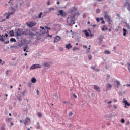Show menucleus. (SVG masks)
I'll list each match as a JSON object with an SVG mask.
<instances>
[{
	"instance_id": "26",
	"label": "nucleus",
	"mask_w": 130,
	"mask_h": 130,
	"mask_svg": "<svg viewBox=\"0 0 130 130\" xmlns=\"http://www.w3.org/2000/svg\"><path fill=\"white\" fill-rule=\"evenodd\" d=\"M36 79L35 78H32L31 79V82L32 83H36Z\"/></svg>"
},
{
	"instance_id": "57",
	"label": "nucleus",
	"mask_w": 130,
	"mask_h": 130,
	"mask_svg": "<svg viewBox=\"0 0 130 130\" xmlns=\"http://www.w3.org/2000/svg\"><path fill=\"white\" fill-rule=\"evenodd\" d=\"M111 102H112L111 101H109L108 102V104H110V103H111Z\"/></svg>"
},
{
	"instance_id": "20",
	"label": "nucleus",
	"mask_w": 130,
	"mask_h": 130,
	"mask_svg": "<svg viewBox=\"0 0 130 130\" xmlns=\"http://www.w3.org/2000/svg\"><path fill=\"white\" fill-rule=\"evenodd\" d=\"M3 37H5V36H4L3 35H0V41L2 42L5 41V39L3 38Z\"/></svg>"
},
{
	"instance_id": "23",
	"label": "nucleus",
	"mask_w": 130,
	"mask_h": 130,
	"mask_svg": "<svg viewBox=\"0 0 130 130\" xmlns=\"http://www.w3.org/2000/svg\"><path fill=\"white\" fill-rule=\"evenodd\" d=\"M123 35L124 36H126V32H127V30L125 29H123Z\"/></svg>"
},
{
	"instance_id": "32",
	"label": "nucleus",
	"mask_w": 130,
	"mask_h": 130,
	"mask_svg": "<svg viewBox=\"0 0 130 130\" xmlns=\"http://www.w3.org/2000/svg\"><path fill=\"white\" fill-rule=\"evenodd\" d=\"M117 83V87L118 88V87H119V86L120 85V83H119V82L117 81L116 82Z\"/></svg>"
},
{
	"instance_id": "58",
	"label": "nucleus",
	"mask_w": 130,
	"mask_h": 130,
	"mask_svg": "<svg viewBox=\"0 0 130 130\" xmlns=\"http://www.w3.org/2000/svg\"><path fill=\"white\" fill-rule=\"evenodd\" d=\"M40 28H41L42 29H45L44 27H42V26L40 27Z\"/></svg>"
},
{
	"instance_id": "5",
	"label": "nucleus",
	"mask_w": 130,
	"mask_h": 130,
	"mask_svg": "<svg viewBox=\"0 0 130 130\" xmlns=\"http://www.w3.org/2000/svg\"><path fill=\"white\" fill-rule=\"evenodd\" d=\"M59 14L60 16L65 17L67 15L66 12H64L63 10H59Z\"/></svg>"
},
{
	"instance_id": "47",
	"label": "nucleus",
	"mask_w": 130,
	"mask_h": 130,
	"mask_svg": "<svg viewBox=\"0 0 130 130\" xmlns=\"http://www.w3.org/2000/svg\"><path fill=\"white\" fill-rule=\"evenodd\" d=\"M8 35L7 34H5L4 37H8Z\"/></svg>"
},
{
	"instance_id": "36",
	"label": "nucleus",
	"mask_w": 130,
	"mask_h": 130,
	"mask_svg": "<svg viewBox=\"0 0 130 130\" xmlns=\"http://www.w3.org/2000/svg\"><path fill=\"white\" fill-rule=\"evenodd\" d=\"M69 116H72L73 115V113L72 112H71L69 113Z\"/></svg>"
},
{
	"instance_id": "46",
	"label": "nucleus",
	"mask_w": 130,
	"mask_h": 130,
	"mask_svg": "<svg viewBox=\"0 0 130 130\" xmlns=\"http://www.w3.org/2000/svg\"><path fill=\"white\" fill-rule=\"evenodd\" d=\"M37 94L39 95V91L38 90H37Z\"/></svg>"
},
{
	"instance_id": "10",
	"label": "nucleus",
	"mask_w": 130,
	"mask_h": 130,
	"mask_svg": "<svg viewBox=\"0 0 130 130\" xmlns=\"http://www.w3.org/2000/svg\"><path fill=\"white\" fill-rule=\"evenodd\" d=\"M127 6V8L130 11V4L128 2H126L124 7Z\"/></svg>"
},
{
	"instance_id": "22",
	"label": "nucleus",
	"mask_w": 130,
	"mask_h": 130,
	"mask_svg": "<svg viewBox=\"0 0 130 130\" xmlns=\"http://www.w3.org/2000/svg\"><path fill=\"white\" fill-rule=\"evenodd\" d=\"M9 34L10 37H13L14 36V32L13 30L10 31Z\"/></svg>"
},
{
	"instance_id": "3",
	"label": "nucleus",
	"mask_w": 130,
	"mask_h": 130,
	"mask_svg": "<svg viewBox=\"0 0 130 130\" xmlns=\"http://www.w3.org/2000/svg\"><path fill=\"white\" fill-rule=\"evenodd\" d=\"M123 103H124L125 104V108L126 107V106L128 107V106H130V103H128V102L127 101V100H126L125 99H123Z\"/></svg>"
},
{
	"instance_id": "64",
	"label": "nucleus",
	"mask_w": 130,
	"mask_h": 130,
	"mask_svg": "<svg viewBox=\"0 0 130 130\" xmlns=\"http://www.w3.org/2000/svg\"><path fill=\"white\" fill-rule=\"evenodd\" d=\"M126 86H129V87H130V84H127Z\"/></svg>"
},
{
	"instance_id": "7",
	"label": "nucleus",
	"mask_w": 130,
	"mask_h": 130,
	"mask_svg": "<svg viewBox=\"0 0 130 130\" xmlns=\"http://www.w3.org/2000/svg\"><path fill=\"white\" fill-rule=\"evenodd\" d=\"M61 39V37L60 36H56L54 38V42H58L59 41H60Z\"/></svg>"
},
{
	"instance_id": "27",
	"label": "nucleus",
	"mask_w": 130,
	"mask_h": 130,
	"mask_svg": "<svg viewBox=\"0 0 130 130\" xmlns=\"http://www.w3.org/2000/svg\"><path fill=\"white\" fill-rule=\"evenodd\" d=\"M92 69L96 71H99V69L96 68V67H91Z\"/></svg>"
},
{
	"instance_id": "1",
	"label": "nucleus",
	"mask_w": 130,
	"mask_h": 130,
	"mask_svg": "<svg viewBox=\"0 0 130 130\" xmlns=\"http://www.w3.org/2000/svg\"><path fill=\"white\" fill-rule=\"evenodd\" d=\"M16 34L17 36H21L22 35H24L25 33L24 32L21 30L20 29H18Z\"/></svg>"
},
{
	"instance_id": "6",
	"label": "nucleus",
	"mask_w": 130,
	"mask_h": 130,
	"mask_svg": "<svg viewBox=\"0 0 130 130\" xmlns=\"http://www.w3.org/2000/svg\"><path fill=\"white\" fill-rule=\"evenodd\" d=\"M29 121H30V119L29 117H27L24 122V124L26 125L29 122Z\"/></svg>"
},
{
	"instance_id": "56",
	"label": "nucleus",
	"mask_w": 130,
	"mask_h": 130,
	"mask_svg": "<svg viewBox=\"0 0 130 130\" xmlns=\"http://www.w3.org/2000/svg\"><path fill=\"white\" fill-rule=\"evenodd\" d=\"M83 47H85V49H87V46H83Z\"/></svg>"
},
{
	"instance_id": "35",
	"label": "nucleus",
	"mask_w": 130,
	"mask_h": 130,
	"mask_svg": "<svg viewBox=\"0 0 130 130\" xmlns=\"http://www.w3.org/2000/svg\"><path fill=\"white\" fill-rule=\"evenodd\" d=\"M121 123H124V122H125V121L124 120V119H122L121 120Z\"/></svg>"
},
{
	"instance_id": "40",
	"label": "nucleus",
	"mask_w": 130,
	"mask_h": 130,
	"mask_svg": "<svg viewBox=\"0 0 130 130\" xmlns=\"http://www.w3.org/2000/svg\"><path fill=\"white\" fill-rule=\"evenodd\" d=\"M128 70L130 71V63H128Z\"/></svg>"
},
{
	"instance_id": "2",
	"label": "nucleus",
	"mask_w": 130,
	"mask_h": 130,
	"mask_svg": "<svg viewBox=\"0 0 130 130\" xmlns=\"http://www.w3.org/2000/svg\"><path fill=\"white\" fill-rule=\"evenodd\" d=\"M36 68H41V65L39 64H35L30 67L31 70L35 69Z\"/></svg>"
},
{
	"instance_id": "37",
	"label": "nucleus",
	"mask_w": 130,
	"mask_h": 130,
	"mask_svg": "<svg viewBox=\"0 0 130 130\" xmlns=\"http://www.w3.org/2000/svg\"><path fill=\"white\" fill-rule=\"evenodd\" d=\"M79 48H77V47H74V48H73V51H75L76 50H79Z\"/></svg>"
},
{
	"instance_id": "34",
	"label": "nucleus",
	"mask_w": 130,
	"mask_h": 130,
	"mask_svg": "<svg viewBox=\"0 0 130 130\" xmlns=\"http://www.w3.org/2000/svg\"><path fill=\"white\" fill-rule=\"evenodd\" d=\"M42 12H41L38 16V18H41L42 17Z\"/></svg>"
},
{
	"instance_id": "53",
	"label": "nucleus",
	"mask_w": 130,
	"mask_h": 130,
	"mask_svg": "<svg viewBox=\"0 0 130 130\" xmlns=\"http://www.w3.org/2000/svg\"><path fill=\"white\" fill-rule=\"evenodd\" d=\"M1 130H5V128L4 127H2Z\"/></svg>"
},
{
	"instance_id": "55",
	"label": "nucleus",
	"mask_w": 130,
	"mask_h": 130,
	"mask_svg": "<svg viewBox=\"0 0 130 130\" xmlns=\"http://www.w3.org/2000/svg\"><path fill=\"white\" fill-rule=\"evenodd\" d=\"M60 3V2L59 1H58V2H57V4H58V5H59Z\"/></svg>"
},
{
	"instance_id": "4",
	"label": "nucleus",
	"mask_w": 130,
	"mask_h": 130,
	"mask_svg": "<svg viewBox=\"0 0 130 130\" xmlns=\"http://www.w3.org/2000/svg\"><path fill=\"white\" fill-rule=\"evenodd\" d=\"M24 35L29 36H34L35 35V34H33V32H31L30 30L27 31L26 33H25Z\"/></svg>"
},
{
	"instance_id": "11",
	"label": "nucleus",
	"mask_w": 130,
	"mask_h": 130,
	"mask_svg": "<svg viewBox=\"0 0 130 130\" xmlns=\"http://www.w3.org/2000/svg\"><path fill=\"white\" fill-rule=\"evenodd\" d=\"M83 32L85 34L86 37H90V34L88 32L87 30L83 31Z\"/></svg>"
},
{
	"instance_id": "54",
	"label": "nucleus",
	"mask_w": 130,
	"mask_h": 130,
	"mask_svg": "<svg viewBox=\"0 0 130 130\" xmlns=\"http://www.w3.org/2000/svg\"><path fill=\"white\" fill-rule=\"evenodd\" d=\"M37 128L38 129H39V128H40V126H38L37 127Z\"/></svg>"
},
{
	"instance_id": "19",
	"label": "nucleus",
	"mask_w": 130,
	"mask_h": 130,
	"mask_svg": "<svg viewBox=\"0 0 130 130\" xmlns=\"http://www.w3.org/2000/svg\"><path fill=\"white\" fill-rule=\"evenodd\" d=\"M107 30H108V28H107V27L106 26L104 25L103 28L102 29V30L104 31Z\"/></svg>"
},
{
	"instance_id": "59",
	"label": "nucleus",
	"mask_w": 130,
	"mask_h": 130,
	"mask_svg": "<svg viewBox=\"0 0 130 130\" xmlns=\"http://www.w3.org/2000/svg\"><path fill=\"white\" fill-rule=\"evenodd\" d=\"M45 28H46L47 29H50V28H49V27H45Z\"/></svg>"
},
{
	"instance_id": "42",
	"label": "nucleus",
	"mask_w": 130,
	"mask_h": 130,
	"mask_svg": "<svg viewBox=\"0 0 130 130\" xmlns=\"http://www.w3.org/2000/svg\"><path fill=\"white\" fill-rule=\"evenodd\" d=\"M113 107H114V108H115V109H116V108H117V106L114 105H113Z\"/></svg>"
},
{
	"instance_id": "62",
	"label": "nucleus",
	"mask_w": 130,
	"mask_h": 130,
	"mask_svg": "<svg viewBox=\"0 0 130 130\" xmlns=\"http://www.w3.org/2000/svg\"><path fill=\"white\" fill-rule=\"evenodd\" d=\"M128 29H130V26L129 25L128 26Z\"/></svg>"
},
{
	"instance_id": "50",
	"label": "nucleus",
	"mask_w": 130,
	"mask_h": 130,
	"mask_svg": "<svg viewBox=\"0 0 130 130\" xmlns=\"http://www.w3.org/2000/svg\"><path fill=\"white\" fill-rule=\"evenodd\" d=\"M47 37H50V38H52V35H47Z\"/></svg>"
},
{
	"instance_id": "15",
	"label": "nucleus",
	"mask_w": 130,
	"mask_h": 130,
	"mask_svg": "<svg viewBox=\"0 0 130 130\" xmlns=\"http://www.w3.org/2000/svg\"><path fill=\"white\" fill-rule=\"evenodd\" d=\"M105 18L107 20V22H112L111 17L110 16H109L106 17Z\"/></svg>"
},
{
	"instance_id": "33",
	"label": "nucleus",
	"mask_w": 130,
	"mask_h": 130,
	"mask_svg": "<svg viewBox=\"0 0 130 130\" xmlns=\"http://www.w3.org/2000/svg\"><path fill=\"white\" fill-rule=\"evenodd\" d=\"M38 116L39 117H42V113L40 112L38 113Z\"/></svg>"
},
{
	"instance_id": "52",
	"label": "nucleus",
	"mask_w": 130,
	"mask_h": 130,
	"mask_svg": "<svg viewBox=\"0 0 130 130\" xmlns=\"http://www.w3.org/2000/svg\"><path fill=\"white\" fill-rule=\"evenodd\" d=\"M10 42L9 41H8L7 42H6L5 43H4L5 44H8Z\"/></svg>"
},
{
	"instance_id": "21",
	"label": "nucleus",
	"mask_w": 130,
	"mask_h": 130,
	"mask_svg": "<svg viewBox=\"0 0 130 130\" xmlns=\"http://www.w3.org/2000/svg\"><path fill=\"white\" fill-rule=\"evenodd\" d=\"M77 10H78V8H77L74 7L72 8V10H71V13H73V12H74V11H77Z\"/></svg>"
},
{
	"instance_id": "41",
	"label": "nucleus",
	"mask_w": 130,
	"mask_h": 130,
	"mask_svg": "<svg viewBox=\"0 0 130 130\" xmlns=\"http://www.w3.org/2000/svg\"><path fill=\"white\" fill-rule=\"evenodd\" d=\"M73 96L75 98H77V95H76L75 94H73Z\"/></svg>"
},
{
	"instance_id": "61",
	"label": "nucleus",
	"mask_w": 130,
	"mask_h": 130,
	"mask_svg": "<svg viewBox=\"0 0 130 130\" xmlns=\"http://www.w3.org/2000/svg\"><path fill=\"white\" fill-rule=\"evenodd\" d=\"M55 96H56V98H57L58 97V95H57V94H55V95H54Z\"/></svg>"
},
{
	"instance_id": "43",
	"label": "nucleus",
	"mask_w": 130,
	"mask_h": 130,
	"mask_svg": "<svg viewBox=\"0 0 130 130\" xmlns=\"http://www.w3.org/2000/svg\"><path fill=\"white\" fill-rule=\"evenodd\" d=\"M71 22L73 24H75V21H74V20H72Z\"/></svg>"
},
{
	"instance_id": "9",
	"label": "nucleus",
	"mask_w": 130,
	"mask_h": 130,
	"mask_svg": "<svg viewBox=\"0 0 130 130\" xmlns=\"http://www.w3.org/2000/svg\"><path fill=\"white\" fill-rule=\"evenodd\" d=\"M50 64H51V63H50V62H45V63H44L42 64V66H43V67H50Z\"/></svg>"
},
{
	"instance_id": "29",
	"label": "nucleus",
	"mask_w": 130,
	"mask_h": 130,
	"mask_svg": "<svg viewBox=\"0 0 130 130\" xmlns=\"http://www.w3.org/2000/svg\"><path fill=\"white\" fill-rule=\"evenodd\" d=\"M104 53L105 54H110V52L109 51H108V50H106L104 51Z\"/></svg>"
},
{
	"instance_id": "60",
	"label": "nucleus",
	"mask_w": 130,
	"mask_h": 130,
	"mask_svg": "<svg viewBox=\"0 0 130 130\" xmlns=\"http://www.w3.org/2000/svg\"><path fill=\"white\" fill-rule=\"evenodd\" d=\"M9 116H12V114L11 113H9Z\"/></svg>"
},
{
	"instance_id": "14",
	"label": "nucleus",
	"mask_w": 130,
	"mask_h": 130,
	"mask_svg": "<svg viewBox=\"0 0 130 130\" xmlns=\"http://www.w3.org/2000/svg\"><path fill=\"white\" fill-rule=\"evenodd\" d=\"M103 36H101L99 38V44H101V42H102V39H103Z\"/></svg>"
},
{
	"instance_id": "8",
	"label": "nucleus",
	"mask_w": 130,
	"mask_h": 130,
	"mask_svg": "<svg viewBox=\"0 0 130 130\" xmlns=\"http://www.w3.org/2000/svg\"><path fill=\"white\" fill-rule=\"evenodd\" d=\"M13 12V14H14L15 13V9H14V8H13V7H10V8H9V12H8V13H12Z\"/></svg>"
},
{
	"instance_id": "39",
	"label": "nucleus",
	"mask_w": 130,
	"mask_h": 130,
	"mask_svg": "<svg viewBox=\"0 0 130 130\" xmlns=\"http://www.w3.org/2000/svg\"><path fill=\"white\" fill-rule=\"evenodd\" d=\"M52 10H54V8H49V11H48V13L50 12Z\"/></svg>"
},
{
	"instance_id": "24",
	"label": "nucleus",
	"mask_w": 130,
	"mask_h": 130,
	"mask_svg": "<svg viewBox=\"0 0 130 130\" xmlns=\"http://www.w3.org/2000/svg\"><path fill=\"white\" fill-rule=\"evenodd\" d=\"M104 14H105V15L104 16V18H107V17L109 16V15H108V13H107V12H105L104 13Z\"/></svg>"
},
{
	"instance_id": "25",
	"label": "nucleus",
	"mask_w": 130,
	"mask_h": 130,
	"mask_svg": "<svg viewBox=\"0 0 130 130\" xmlns=\"http://www.w3.org/2000/svg\"><path fill=\"white\" fill-rule=\"evenodd\" d=\"M10 41L12 42H16V40L15 38H11L10 39Z\"/></svg>"
},
{
	"instance_id": "12",
	"label": "nucleus",
	"mask_w": 130,
	"mask_h": 130,
	"mask_svg": "<svg viewBox=\"0 0 130 130\" xmlns=\"http://www.w3.org/2000/svg\"><path fill=\"white\" fill-rule=\"evenodd\" d=\"M94 89L96 90L98 92H100V89L99 88V86L97 85H94Z\"/></svg>"
},
{
	"instance_id": "44",
	"label": "nucleus",
	"mask_w": 130,
	"mask_h": 130,
	"mask_svg": "<svg viewBox=\"0 0 130 130\" xmlns=\"http://www.w3.org/2000/svg\"><path fill=\"white\" fill-rule=\"evenodd\" d=\"M100 20V18H96V21H97L98 22H99Z\"/></svg>"
},
{
	"instance_id": "45",
	"label": "nucleus",
	"mask_w": 130,
	"mask_h": 130,
	"mask_svg": "<svg viewBox=\"0 0 130 130\" xmlns=\"http://www.w3.org/2000/svg\"><path fill=\"white\" fill-rule=\"evenodd\" d=\"M47 5H50V1H49L47 2Z\"/></svg>"
},
{
	"instance_id": "49",
	"label": "nucleus",
	"mask_w": 130,
	"mask_h": 130,
	"mask_svg": "<svg viewBox=\"0 0 130 130\" xmlns=\"http://www.w3.org/2000/svg\"><path fill=\"white\" fill-rule=\"evenodd\" d=\"M62 102H63V104H67V103H68V102H67V101H63Z\"/></svg>"
},
{
	"instance_id": "17",
	"label": "nucleus",
	"mask_w": 130,
	"mask_h": 130,
	"mask_svg": "<svg viewBox=\"0 0 130 130\" xmlns=\"http://www.w3.org/2000/svg\"><path fill=\"white\" fill-rule=\"evenodd\" d=\"M66 48L68 49H70L72 48V46L70 44H69L66 45Z\"/></svg>"
},
{
	"instance_id": "31",
	"label": "nucleus",
	"mask_w": 130,
	"mask_h": 130,
	"mask_svg": "<svg viewBox=\"0 0 130 130\" xmlns=\"http://www.w3.org/2000/svg\"><path fill=\"white\" fill-rule=\"evenodd\" d=\"M88 58H89V60L92 59V55H88Z\"/></svg>"
},
{
	"instance_id": "51",
	"label": "nucleus",
	"mask_w": 130,
	"mask_h": 130,
	"mask_svg": "<svg viewBox=\"0 0 130 130\" xmlns=\"http://www.w3.org/2000/svg\"><path fill=\"white\" fill-rule=\"evenodd\" d=\"M96 12H98V13L100 12V10L99 9H98V10H96Z\"/></svg>"
},
{
	"instance_id": "28",
	"label": "nucleus",
	"mask_w": 130,
	"mask_h": 130,
	"mask_svg": "<svg viewBox=\"0 0 130 130\" xmlns=\"http://www.w3.org/2000/svg\"><path fill=\"white\" fill-rule=\"evenodd\" d=\"M100 20L102 21L101 24H105V22L104 21V20H103V18H101L100 19Z\"/></svg>"
},
{
	"instance_id": "30",
	"label": "nucleus",
	"mask_w": 130,
	"mask_h": 130,
	"mask_svg": "<svg viewBox=\"0 0 130 130\" xmlns=\"http://www.w3.org/2000/svg\"><path fill=\"white\" fill-rule=\"evenodd\" d=\"M27 92V90L26 89H25V90L22 93V95H23V96H24V95H25V93H26Z\"/></svg>"
},
{
	"instance_id": "63",
	"label": "nucleus",
	"mask_w": 130,
	"mask_h": 130,
	"mask_svg": "<svg viewBox=\"0 0 130 130\" xmlns=\"http://www.w3.org/2000/svg\"><path fill=\"white\" fill-rule=\"evenodd\" d=\"M87 23H88V24H90V22L88 21Z\"/></svg>"
},
{
	"instance_id": "16",
	"label": "nucleus",
	"mask_w": 130,
	"mask_h": 130,
	"mask_svg": "<svg viewBox=\"0 0 130 130\" xmlns=\"http://www.w3.org/2000/svg\"><path fill=\"white\" fill-rule=\"evenodd\" d=\"M111 87H112V85L111 84H107L106 85V89H111Z\"/></svg>"
},
{
	"instance_id": "18",
	"label": "nucleus",
	"mask_w": 130,
	"mask_h": 130,
	"mask_svg": "<svg viewBox=\"0 0 130 130\" xmlns=\"http://www.w3.org/2000/svg\"><path fill=\"white\" fill-rule=\"evenodd\" d=\"M13 13H14V12H13L12 13H6V14L8 15L6 17V19H9L10 18V16L11 15H13Z\"/></svg>"
},
{
	"instance_id": "38",
	"label": "nucleus",
	"mask_w": 130,
	"mask_h": 130,
	"mask_svg": "<svg viewBox=\"0 0 130 130\" xmlns=\"http://www.w3.org/2000/svg\"><path fill=\"white\" fill-rule=\"evenodd\" d=\"M6 19H2V17H0V22L5 21Z\"/></svg>"
},
{
	"instance_id": "48",
	"label": "nucleus",
	"mask_w": 130,
	"mask_h": 130,
	"mask_svg": "<svg viewBox=\"0 0 130 130\" xmlns=\"http://www.w3.org/2000/svg\"><path fill=\"white\" fill-rule=\"evenodd\" d=\"M113 101H114V102H116L117 101V100H116V99H114Z\"/></svg>"
},
{
	"instance_id": "13",
	"label": "nucleus",
	"mask_w": 130,
	"mask_h": 130,
	"mask_svg": "<svg viewBox=\"0 0 130 130\" xmlns=\"http://www.w3.org/2000/svg\"><path fill=\"white\" fill-rule=\"evenodd\" d=\"M36 25V23H34V22H31L30 23H29L28 24V26L29 27H32L33 26H35Z\"/></svg>"
}]
</instances>
